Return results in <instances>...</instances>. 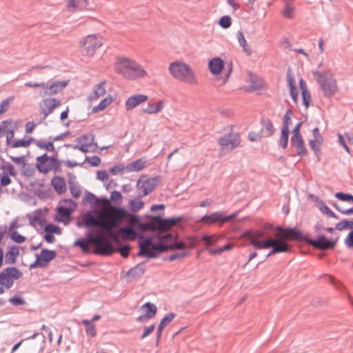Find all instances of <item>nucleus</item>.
Here are the masks:
<instances>
[{"instance_id":"nucleus-1","label":"nucleus","mask_w":353,"mask_h":353,"mask_svg":"<svg viewBox=\"0 0 353 353\" xmlns=\"http://www.w3.org/2000/svg\"><path fill=\"white\" fill-rule=\"evenodd\" d=\"M278 235L276 239H266L261 242L253 243V246L256 249L272 248L268 254L267 257L277 253L288 252L290 251V246L285 240L302 241L303 235L296 228H283L278 226L276 229Z\"/></svg>"},{"instance_id":"nucleus-2","label":"nucleus","mask_w":353,"mask_h":353,"mask_svg":"<svg viewBox=\"0 0 353 353\" xmlns=\"http://www.w3.org/2000/svg\"><path fill=\"white\" fill-rule=\"evenodd\" d=\"M103 215L108 219L105 221L108 225L105 228V232L113 242L119 243L120 239L113 229L120 228L119 225L128 215V212L123 208L111 205L104 210Z\"/></svg>"},{"instance_id":"nucleus-3","label":"nucleus","mask_w":353,"mask_h":353,"mask_svg":"<svg viewBox=\"0 0 353 353\" xmlns=\"http://www.w3.org/2000/svg\"><path fill=\"white\" fill-rule=\"evenodd\" d=\"M117 73L125 79L134 80L148 75L147 72L134 60L126 57H119L114 63Z\"/></svg>"},{"instance_id":"nucleus-4","label":"nucleus","mask_w":353,"mask_h":353,"mask_svg":"<svg viewBox=\"0 0 353 353\" xmlns=\"http://www.w3.org/2000/svg\"><path fill=\"white\" fill-rule=\"evenodd\" d=\"M317 83L320 85L323 96L327 98L333 97L338 91L336 81L330 70L312 71Z\"/></svg>"},{"instance_id":"nucleus-5","label":"nucleus","mask_w":353,"mask_h":353,"mask_svg":"<svg viewBox=\"0 0 353 353\" xmlns=\"http://www.w3.org/2000/svg\"><path fill=\"white\" fill-rule=\"evenodd\" d=\"M169 72L176 79L189 84H196L197 79L190 66L181 61H174L170 64Z\"/></svg>"},{"instance_id":"nucleus-6","label":"nucleus","mask_w":353,"mask_h":353,"mask_svg":"<svg viewBox=\"0 0 353 353\" xmlns=\"http://www.w3.org/2000/svg\"><path fill=\"white\" fill-rule=\"evenodd\" d=\"M102 46L101 38L98 34H90L81 39L79 48L82 55L92 57L96 50Z\"/></svg>"},{"instance_id":"nucleus-7","label":"nucleus","mask_w":353,"mask_h":353,"mask_svg":"<svg viewBox=\"0 0 353 353\" xmlns=\"http://www.w3.org/2000/svg\"><path fill=\"white\" fill-rule=\"evenodd\" d=\"M91 243L95 245L94 254L101 256H110L115 252V248L111 242L104 240V236L100 232H97L95 236L90 238Z\"/></svg>"},{"instance_id":"nucleus-8","label":"nucleus","mask_w":353,"mask_h":353,"mask_svg":"<svg viewBox=\"0 0 353 353\" xmlns=\"http://www.w3.org/2000/svg\"><path fill=\"white\" fill-rule=\"evenodd\" d=\"M161 179L160 176L152 178H148L145 175L142 176L137 183V188L139 190L138 198L141 199L152 192Z\"/></svg>"},{"instance_id":"nucleus-9","label":"nucleus","mask_w":353,"mask_h":353,"mask_svg":"<svg viewBox=\"0 0 353 353\" xmlns=\"http://www.w3.org/2000/svg\"><path fill=\"white\" fill-rule=\"evenodd\" d=\"M22 276V272L17 268L7 267L0 272V285L6 289H10L13 286L14 281L20 279Z\"/></svg>"},{"instance_id":"nucleus-10","label":"nucleus","mask_w":353,"mask_h":353,"mask_svg":"<svg viewBox=\"0 0 353 353\" xmlns=\"http://www.w3.org/2000/svg\"><path fill=\"white\" fill-rule=\"evenodd\" d=\"M339 239V236L334 241L327 239L324 235H319L316 239H312L303 236L302 241L312 245L315 249L319 250H328L333 249Z\"/></svg>"},{"instance_id":"nucleus-11","label":"nucleus","mask_w":353,"mask_h":353,"mask_svg":"<svg viewBox=\"0 0 353 353\" xmlns=\"http://www.w3.org/2000/svg\"><path fill=\"white\" fill-rule=\"evenodd\" d=\"M69 80L48 81L46 86L41 89L39 95L41 97L52 96L61 92L69 83Z\"/></svg>"},{"instance_id":"nucleus-12","label":"nucleus","mask_w":353,"mask_h":353,"mask_svg":"<svg viewBox=\"0 0 353 353\" xmlns=\"http://www.w3.org/2000/svg\"><path fill=\"white\" fill-rule=\"evenodd\" d=\"M138 239L139 251L137 253V256H145L149 259L157 258V255L154 252L148 250V248H150L154 243L152 237H145L142 234H140Z\"/></svg>"},{"instance_id":"nucleus-13","label":"nucleus","mask_w":353,"mask_h":353,"mask_svg":"<svg viewBox=\"0 0 353 353\" xmlns=\"http://www.w3.org/2000/svg\"><path fill=\"white\" fill-rule=\"evenodd\" d=\"M236 214H232L229 216H223L219 212H216L210 214L203 216L201 219V222L207 225H213L219 223L222 225L223 223L232 221L236 217Z\"/></svg>"},{"instance_id":"nucleus-14","label":"nucleus","mask_w":353,"mask_h":353,"mask_svg":"<svg viewBox=\"0 0 353 353\" xmlns=\"http://www.w3.org/2000/svg\"><path fill=\"white\" fill-rule=\"evenodd\" d=\"M83 225L86 228L99 227L105 231V228L108 226L106 222L102 220V215L97 212L93 214L89 212L83 218Z\"/></svg>"},{"instance_id":"nucleus-15","label":"nucleus","mask_w":353,"mask_h":353,"mask_svg":"<svg viewBox=\"0 0 353 353\" xmlns=\"http://www.w3.org/2000/svg\"><path fill=\"white\" fill-rule=\"evenodd\" d=\"M61 105V101L55 98H46L40 103L41 114L44 119L52 113L53 110Z\"/></svg>"},{"instance_id":"nucleus-16","label":"nucleus","mask_w":353,"mask_h":353,"mask_svg":"<svg viewBox=\"0 0 353 353\" xmlns=\"http://www.w3.org/2000/svg\"><path fill=\"white\" fill-rule=\"evenodd\" d=\"M219 143L223 148L232 150L240 144V137L239 134H228L221 137Z\"/></svg>"},{"instance_id":"nucleus-17","label":"nucleus","mask_w":353,"mask_h":353,"mask_svg":"<svg viewBox=\"0 0 353 353\" xmlns=\"http://www.w3.org/2000/svg\"><path fill=\"white\" fill-rule=\"evenodd\" d=\"M115 232L117 233L119 238L121 236V238L124 241H134L139 238L140 234L134 228L128 226L118 228Z\"/></svg>"},{"instance_id":"nucleus-18","label":"nucleus","mask_w":353,"mask_h":353,"mask_svg":"<svg viewBox=\"0 0 353 353\" xmlns=\"http://www.w3.org/2000/svg\"><path fill=\"white\" fill-rule=\"evenodd\" d=\"M157 220L159 221V231L165 232L174 227L177 223L180 222L182 218L181 216H176L170 219H163L160 216L159 219Z\"/></svg>"},{"instance_id":"nucleus-19","label":"nucleus","mask_w":353,"mask_h":353,"mask_svg":"<svg viewBox=\"0 0 353 353\" xmlns=\"http://www.w3.org/2000/svg\"><path fill=\"white\" fill-rule=\"evenodd\" d=\"M148 97L145 94H135L130 97L125 101V105L127 110H131L139 104L146 101Z\"/></svg>"},{"instance_id":"nucleus-20","label":"nucleus","mask_w":353,"mask_h":353,"mask_svg":"<svg viewBox=\"0 0 353 353\" xmlns=\"http://www.w3.org/2000/svg\"><path fill=\"white\" fill-rule=\"evenodd\" d=\"M310 197L312 199L313 201L316 203V207L321 210L322 213L325 214L329 217H332L336 219H339V216L335 213H334L327 206V205L322 200L319 199L316 196L310 194Z\"/></svg>"},{"instance_id":"nucleus-21","label":"nucleus","mask_w":353,"mask_h":353,"mask_svg":"<svg viewBox=\"0 0 353 353\" xmlns=\"http://www.w3.org/2000/svg\"><path fill=\"white\" fill-rule=\"evenodd\" d=\"M159 215H148L146 218L148 219V221L146 222H143V232L147 230H150L152 232H155L157 230L159 231V221H158L157 219H159Z\"/></svg>"},{"instance_id":"nucleus-22","label":"nucleus","mask_w":353,"mask_h":353,"mask_svg":"<svg viewBox=\"0 0 353 353\" xmlns=\"http://www.w3.org/2000/svg\"><path fill=\"white\" fill-rule=\"evenodd\" d=\"M223 68L224 62L220 57H214L209 61L208 68L214 75L220 74Z\"/></svg>"},{"instance_id":"nucleus-23","label":"nucleus","mask_w":353,"mask_h":353,"mask_svg":"<svg viewBox=\"0 0 353 353\" xmlns=\"http://www.w3.org/2000/svg\"><path fill=\"white\" fill-rule=\"evenodd\" d=\"M175 316L176 314L174 313L171 312L167 314L164 318L161 319L160 323L159 324L157 332V344L159 343L161 339L162 332L163 329H165V327L169 323H170Z\"/></svg>"},{"instance_id":"nucleus-24","label":"nucleus","mask_w":353,"mask_h":353,"mask_svg":"<svg viewBox=\"0 0 353 353\" xmlns=\"http://www.w3.org/2000/svg\"><path fill=\"white\" fill-rule=\"evenodd\" d=\"M291 144L296 150L299 156L304 157L307 154V149L305 147L304 141L302 137L299 138H291Z\"/></svg>"},{"instance_id":"nucleus-25","label":"nucleus","mask_w":353,"mask_h":353,"mask_svg":"<svg viewBox=\"0 0 353 353\" xmlns=\"http://www.w3.org/2000/svg\"><path fill=\"white\" fill-rule=\"evenodd\" d=\"M52 185L58 194L64 193L66 191L65 179L59 176H54L51 181Z\"/></svg>"},{"instance_id":"nucleus-26","label":"nucleus","mask_w":353,"mask_h":353,"mask_svg":"<svg viewBox=\"0 0 353 353\" xmlns=\"http://www.w3.org/2000/svg\"><path fill=\"white\" fill-rule=\"evenodd\" d=\"M101 201L103 202L104 203H110V201L107 198L103 197L102 199H99L94 194L90 192H86L83 197V202L88 203L92 205L97 206L99 205Z\"/></svg>"},{"instance_id":"nucleus-27","label":"nucleus","mask_w":353,"mask_h":353,"mask_svg":"<svg viewBox=\"0 0 353 353\" xmlns=\"http://www.w3.org/2000/svg\"><path fill=\"white\" fill-rule=\"evenodd\" d=\"M300 89L301 90V95L303 99V105L307 108L310 105L311 100V95L307 90V85L303 79L299 80Z\"/></svg>"},{"instance_id":"nucleus-28","label":"nucleus","mask_w":353,"mask_h":353,"mask_svg":"<svg viewBox=\"0 0 353 353\" xmlns=\"http://www.w3.org/2000/svg\"><path fill=\"white\" fill-rule=\"evenodd\" d=\"M19 255V248L17 246L13 245L10 248V250L6 253L5 262L7 264H14L16 263V259Z\"/></svg>"},{"instance_id":"nucleus-29","label":"nucleus","mask_w":353,"mask_h":353,"mask_svg":"<svg viewBox=\"0 0 353 353\" xmlns=\"http://www.w3.org/2000/svg\"><path fill=\"white\" fill-rule=\"evenodd\" d=\"M95 236V234H93L92 232H88L87 234L86 239H80L75 241L74 245V246L79 247L83 252L88 253L90 252V249L88 247V243H91V241H90V237Z\"/></svg>"},{"instance_id":"nucleus-30","label":"nucleus","mask_w":353,"mask_h":353,"mask_svg":"<svg viewBox=\"0 0 353 353\" xmlns=\"http://www.w3.org/2000/svg\"><path fill=\"white\" fill-rule=\"evenodd\" d=\"M37 161L36 166L39 172L48 173L50 170V167H46V165H45L48 161H50V157L46 154L38 157Z\"/></svg>"},{"instance_id":"nucleus-31","label":"nucleus","mask_w":353,"mask_h":353,"mask_svg":"<svg viewBox=\"0 0 353 353\" xmlns=\"http://www.w3.org/2000/svg\"><path fill=\"white\" fill-rule=\"evenodd\" d=\"M57 256V254L54 250H50L48 249H43L40 254L38 255L42 263L46 265L48 263L54 259Z\"/></svg>"},{"instance_id":"nucleus-32","label":"nucleus","mask_w":353,"mask_h":353,"mask_svg":"<svg viewBox=\"0 0 353 353\" xmlns=\"http://www.w3.org/2000/svg\"><path fill=\"white\" fill-rule=\"evenodd\" d=\"M126 219L128 220L130 225L128 227L137 228L141 232H143V222L141 221L140 216L128 212Z\"/></svg>"},{"instance_id":"nucleus-33","label":"nucleus","mask_w":353,"mask_h":353,"mask_svg":"<svg viewBox=\"0 0 353 353\" xmlns=\"http://www.w3.org/2000/svg\"><path fill=\"white\" fill-rule=\"evenodd\" d=\"M145 165L146 161L143 159L141 158L127 165L125 169L128 172H139L142 170Z\"/></svg>"},{"instance_id":"nucleus-34","label":"nucleus","mask_w":353,"mask_h":353,"mask_svg":"<svg viewBox=\"0 0 353 353\" xmlns=\"http://www.w3.org/2000/svg\"><path fill=\"white\" fill-rule=\"evenodd\" d=\"M261 123L263 125V128L261 130H263V137H271L274 134L275 130L272 121L270 119H262L261 121Z\"/></svg>"},{"instance_id":"nucleus-35","label":"nucleus","mask_w":353,"mask_h":353,"mask_svg":"<svg viewBox=\"0 0 353 353\" xmlns=\"http://www.w3.org/2000/svg\"><path fill=\"white\" fill-rule=\"evenodd\" d=\"M145 269L142 266V264H137L136 266L128 270L126 276L132 279H137L143 275Z\"/></svg>"},{"instance_id":"nucleus-36","label":"nucleus","mask_w":353,"mask_h":353,"mask_svg":"<svg viewBox=\"0 0 353 353\" xmlns=\"http://www.w3.org/2000/svg\"><path fill=\"white\" fill-rule=\"evenodd\" d=\"M105 81H103L96 85L94 90L90 97L91 100H97L100 97L103 96L105 94L106 90L105 88Z\"/></svg>"},{"instance_id":"nucleus-37","label":"nucleus","mask_w":353,"mask_h":353,"mask_svg":"<svg viewBox=\"0 0 353 353\" xmlns=\"http://www.w3.org/2000/svg\"><path fill=\"white\" fill-rule=\"evenodd\" d=\"M285 3V7L282 12V14L285 18L293 19L294 18V6L292 4L293 0H283Z\"/></svg>"},{"instance_id":"nucleus-38","label":"nucleus","mask_w":353,"mask_h":353,"mask_svg":"<svg viewBox=\"0 0 353 353\" xmlns=\"http://www.w3.org/2000/svg\"><path fill=\"white\" fill-rule=\"evenodd\" d=\"M149 251L154 252L158 257L161 253L168 251V248H167L166 243H164L161 240H159L158 243L154 242L152 243Z\"/></svg>"},{"instance_id":"nucleus-39","label":"nucleus","mask_w":353,"mask_h":353,"mask_svg":"<svg viewBox=\"0 0 353 353\" xmlns=\"http://www.w3.org/2000/svg\"><path fill=\"white\" fill-rule=\"evenodd\" d=\"M264 235V232L261 230H250L246 232V236L252 245L254 242H261L259 239L263 238Z\"/></svg>"},{"instance_id":"nucleus-40","label":"nucleus","mask_w":353,"mask_h":353,"mask_svg":"<svg viewBox=\"0 0 353 353\" xmlns=\"http://www.w3.org/2000/svg\"><path fill=\"white\" fill-rule=\"evenodd\" d=\"M236 38L239 45L243 48V51L247 55H251L252 52V49L248 46L243 32L239 31L236 34Z\"/></svg>"},{"instance_id":"nucleus-41","label":"nucleus","mask_w":353,"mask_h":353,"mask_svg":"<svg viewBox=\"0 0 353 353\" xmlns=\"http://www.w3.org/2000/svg\"><path fill=\"white\" fill-rule=\"evenodd\" d=\"M164 102L159 101L156 104H149L146 108L143 110V112L147 114H156L161 110Z\"/></svg>"},{"instance_id":"nucleus-42","label":"nucleus","mask_w":353,"mask_h":353,"mask_svg":"<svg viewBox=\"0 0 353 353\" xmlns=\"http://www.w3.org/2000/svg\"><path fill=\"white\" fill-rule=\"evenodd\" d=\"M88 4V0H68L67 8L70 11H74L77 8L86 6Z\"/></svg>"},{"instance_id":"nucleus-43","label":"nucleus","mask_w":353,"mask_h":353,"mask_svg":"<svg viewBox=\"0 0 353 353\" xmlns=\"http://www.w3.org/2000/svg\"><path fill=\"white\" fill-rule=\"evenodd\" d=\"M94 135H92L90 143H79V145H66L67 147H72L74 150H79L82 152L86 153L89 152V148L93 144Z\"/></svg>"},{"instance_id":"nucleus-44","label":"nucleus","mask_w":353,"mask_h":353,"mask_svg":"<svg viewBox=\"0 0 353 353\" xmlns=\"http://www.w3.org/2000/svg\"><path fill=\"white\" fill-rule=\"evenodd\" d=\"M82 324L84 325L85 328V332L88 336L94 337L97 335V330L95 325L89 321V320L83 319L81 321Z\"/></svg>"},{"instance_id":"nucleus-45","label":"nucleus","mask_w":353,"mask_h":353,"mask_svg":"<svg viewBox=\"0 0 353 353\" xmlns=\"http://www.w3.org/2000/svg\"><path fill=\"white\" fill-rule=\"evenodd\" d=\"M286 77H287L288 85L289 89H290V94L298 93V90H297L296 86L295 79L293 77V75L292 74L290 68L288 70Z\"/></svg>"},{"instance_id":"nucleus-46","label":"nucleus","mask_w":353,"mask_h":353,"mask_svg":"<svg viewBox=\"0 0 353 353\" xmlns=\"http://www.w3.org/2000/svg\"><path fill=\"white\" fill-rule=\"evenodd\" d=\"M142 308L146 309L145 314L150 319H152L153 317H154L157 312L156 305L150 302H147L145 304H143L142 305Z\"/></svg>"},{"instance_id":"nucleus-47","label":"nucleus","mask_w":353,"mask_h":353,"mask_svg":"<svg viewBox=\"0 0 353 353\" xmlns=\"http://www.w3.org/2000/svg\"><path fill=\"white\" fill-rule=\"evenodd\" d=\"M57 213L60 216L58 221H63L65 219H69L70 217L72 210L67 207L60 206L57 208Z\"/></svg>"},{"instance_id":"nucleus-48","label":"nucleus","mask_w":353,"mask_h":353,"mask_svg":"<svg viewBox=\"0 0 353 353\" xmlns=\"http://www.w3.org/2000/svg\"><path fill=\"white\" fill-rule=\"evenodd\" d=\"M35 143L37 146L39 148L46 150L50 152H54L55 148L52 141L47 142L43 139L41 140H35Z\"/></svg>"},{"instance_id":"nucleus-49","label":"nucleus","mask_w":353,"mask_h":353,"mask_svg":"<svg viewBox=\"0 0 353 353\" xmlns=\"http://www.w3.org/2000/svg\"><path fill=\"white\" fill-rule=\"evenodd\" d=\"M112 101V98L110 95H108L107 97L103 99L98 105L93 108V112H97L101 110H103L108 105H110Z\"/></svg>"},{"instance_id":"nucleus-50","label":"nucleus","mask_w":353,"mask_h":353,"mask_svg":"<svg viewBox=\"0 0 353 353\" xmlns=\"http://www.w3.org/2000/svg\"><path fill=\"white\" fill-rule=\"evenodd\" d=\"M50 162L46 164V167H50V170H53L55 172H60L61 171V161L56 157H50Z\"/></svg>"},{"instance_id":"nucleus-51","label":"nucleus","mask_w":353,"mask_h":353,"mask_svg":"<svg viewBox=\"0 0 353 353\" xmlns=\"http://www.w3.org/2000/svg\"><path fill=\"white\" fill-rule=\"evenodd\" d=\"M167 248H168V250H185L186 249V244L182 241H178L176 239L172 243L167 244Z\"/></svg>"},{"instance_id":"nucleus-52","label":"nucleus","mask_w":353,"mask_h":353,"mask_svg":"<svg viewBox=\"0 0 353 353\" xmlns=\"http://www.w3.org/2000/svg\"><path fill=\"white\" fill-rule=\"evenodd\" d=\"M34 139L32 137H30L28 140L19 139L13 141L11 143L10 145L13 148H19V147H28L30 145L32 141H33Z\"/></svg>"},{"instance_id":"nucleus-53","label":"nucleus","mask_w":353,"mask_h":353,"mask_svg":"<svg viewBox=\"0 0 353 353\" xmlns=\"http://www.w3.org/2000/svg\"><path fill=\"white\" fill-rule=\"evenodd\" d=\"M71 194L73 197L77 199L81 195V190L78 183L70 182L69 185Z\"/></svg>"},{"instance_id":"nucleus-54","label":"nucleus","mask_w":353,"mask_h":353,"mask_svg":"<svg viewBox=\"0 0 353 353\" xmlns=\"http://www.w3.org/2000/svg\"><path fill=\"white\" fill-rule=\"evenodd\" d=\"M289 130L281 129L279 145L282 148H286L288 144Z\"/></svg>"},{"instance_id":"nucleus-55","label":"nucleus","mask_w":353,"mask_h":353,"mask_svg":"<svg viewBox=\"0 0 353 353\" xmlns=\"http://www.w3.org/2000/svg\"><path fill=\"white\" fill-rule=\"evenodd\" d=\"M137 197V200H130L129 201V205L131 208V210L134 212L139 211L144 206V203L139 200Z\"/></svg>"},{"instance_id":"nucleus-56","label":"nucleus","mask_w":353,"mask_h":353,"mask_svg":"<svg viewBox=\"0 0 353 353\" xmlns=\"http://www.w3.org/2000/svg\"><path fill=\"white\" fill-rule=\"evenodd\" d=\"M201 241H203L207 245H214L217 243L219 237L214 235L210 236L204 234L201 238Z\"/></svg>"},{"instance_id":"nucleus-57","label":"nucleus","mask_w":353,"mask_h":353,"mask_svg":"<svg viewBox=\"0 0 353 353\" xmlns=\"http://www.w3.org/2000/svg\"><path fill=\"white\" fill-rule=\"evenodd\" d=\"M178 235H174L172 233H168L164 235H161L159 236V240H161L162 242L166 244L172 243L174 241V240L177 239Z\"/></svg>"},{"instance_id":"nucleus-58","label":"nucleus","mask_w":353,"mask_h":353,"mask_svg":"<svg viewBox=\"0 0 353 353\" xmlns=\"http://www.w3.org/2000/svg\"><path fill=\"white\" fill-rule=\"evenodd\" d=\"M335 197L340 201H346L351 203H353V195L347 193H344L342 192H336L335 194Z\"/></svg>"},{"instance_id":"nucleus-59","label":"nucleus","mask_w":353,"mask_h":353,"mask_svg":"<svg viewBox=\"0 0 353 353\" xmlns=\"http://www.w3.org/2000/svg\"><path fill=\"white\" fill-rule=\"evenodd\" d=\"M219 24L221 28L224 29L229 28L232 25L231 17L228 15L223 16L220 18Z\"/></svg>"},{"instance_id":"nucleus-60","label":"nucleus","mask_w":353,"mask_h":353,"mask_svg":"<svg viewBox=\"0 0 353 353\" xmlns=\"http://www.w3.org/2000/svg\"><path fill=\"white\" fill-rule=\"evenodd\" d=\"M44 231L50 234H60L61 233V228L59 226L55 225L52 223H49L46 225L44 228Z\"/></svg>"},{"instance_id":"nucleus-61","label":"nucleus","mask_w":353,"mask_h":353,"mask_svg":"<svg viewBox=\"0 0 353 353\" xmlns=\"http://www.w3.org/2000/svg\"><path fill=\"white\" fill-rule=\"evenodd\" d=\"M131 250V246L128 244L121 246L118 249H115V252H119V254L123 257L127 258L129 256Z\"/></svg>"},{"instance_id":"nucleus-62","label":"nucleus","mask_w":353,"mask_h":353,"mask_svg":"<svg viewBox=\"0 0 353 353\" xmlns=\"http://www.w3.org/2000/svg\"><path fill=\"white\" fill-rule=\"evenodd\" d=\"M263 130H261L259 132H250L248 134V139L252 142H256L261 139L263 137Z\"/></svg>"},{"instance_id":"nucleus-63","label":"nucleus","mask_w":353,"mask_h":353,"mask_svg":"<svg viewBox=\"0 0 353 353\" xmlns=\"http://www.w3.org/2000/svg\"><path fill=\"white\" fill-rule=\"evenodd\" d=\"M11 182H12L11 179L10 178L8 173H6V172H3L2 173L0 174L1 188L10 185L11 183Z\"/></svg>"},{"instance_id":"nucleus-64","label":"nucleus","mask_w":353,"mask_h":353,"mask_svg":"<svg viewBox=\"0 0 353 353\" xmlns=\"http://www.w3.org/2000/svg\"><path fill=\"white\" fill-rule=\"evenodd\" d=\"M1 169L3 170V172H7L8 174H10L12 176H15L17 175V172L14 170V167L9 163H5L1 165Z\"/></svg>"}]
</instances>
